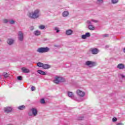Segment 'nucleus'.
Wrapping results in <instances>:
<instances>
[{
  "label": "nucleus",
  "instance_id": "1",
  "mask_svg": "<svg viewBox=\"0 0 125 125\" xmlns=\"http://www.w3.org/2000/svg\"><path fill=\"white\" fill-rule=\"evenodd\" d=\"M29 16L32 19H37L41 16V12L39 9H36L33 12L30 13Z\"/></svg>",
  "mask_w": 125,
  "mask_h": 125
},
{
  "label": "nucleus",
  "instance_id": "2",
  "mask_svg": "<svg viewBox=\"0 0 125 125\" xmlns=\"http://www.w3.org/2000/svg\"><path fill=\"white\" fill-rule=\"evenodd\" d=\"M49 50H50V48L47 47H40L38 48L37 52H39V53H46V52H49Z\"/></svg>",
  "mask_w": 125,
  "mask_h": 125
},
{
  "label": "nucleus",
  "instance_id": "3",
  "mask_svg": "<svg viewBox=\"0 0 125 125\" xmlns=\"http://www.w3.org/2000/svg\"><path fill=\"white\" fill-rule=\"evenodd\" d=\"M65 82V79L62 77L57 76L55 78L54 80V83H64Z\"/></svg>",
  "mask_w": 125,
  "mask_h": 125
},
{
  "label": "nucleus",
  "instance_id": "4",
  "mask_svg": "<svg viewBox=\"0 0 125 125\" xmlns=\"http://www.w3.org/2000/svg\"><path fill=\"white\" fill-rule=\"evenodd\" d=\"M85 65L89 67V68H92L93 67H95L97 65V63L94 62L87 61L85 62Z\"/></svg>",
  "mask_w": 125,
  "mask_h": 125
},
{
  "label": "nucleus",
  "instance_id": "5",
  "mask_svg": "<svg viewBox=\"0 0 125 125\" xmlns=\"http://www.w3.org/2000/svg\"><path fill=\"white\" fill-rule=\"evenodd\" d=\"M18 34L19 41L20 42H23L24 41V33L22 31H19Z\"/></svg>",
  "mask_w": 125,
  "mask_h": 125
},
{
  "label": "nucleus",
  "instance_id": "6",
  "mask_svg": "<svg viewBox=\"0 0 125 125\" xmlns=\"http://www.w3.org/2000/svg\"><path fill=\"white\" fill-rule=\"evenodd\" d=\"M76 93L78 95V96H80V97H83V96L85 95V93H84V92H83L80 89H78L76 91Z\"/></svg>",
  "mask_w": 125,
  "mask_h": 125
},
{
  "label": "nucleus",
  "instance_id": "7",
  "mask_svg": "<svg viewBox=\"0 0 125 125\" xmlns=\"http://www.w3.org/2000/svg\"><path fill=\"white\" fill-rule=\"evenodd\" d=\"M15 40L12 38H9L7 40V43L9 45H12L14 43Z\"/></svg>",
  "mask_w": 125,
  "mask_h": 125
},
{
  "label": "nucleus",
  "instance_id": "8",
  "mask_svg": "<svg viewBox=\"0 0 125 125\" xmlns=\"http://www.w3.org/2000/svg\"><path fill=\"white\" fill-rule=\"evenodd\" d=\"M89 37H90V33L87 32L84 35L82 36V39H83V40H85L86 38H89Z\"/></svg>",
  "mask_w": 125,
  "mask_h": 125
},
{
  "label": "nucleus",
  "instance_id": "9",
  "mask_svg": "<svg viewBox=\"0 0 125 125\" xmlns=\"http://www.w3.org/2000/svg\"><path fill=\"white\" fill-rule=\"evenodd\" d=\"M4 111L6 113H10L12 111V107H6L4 108Z\"/></svg>",
  "mask_w": 125,
  "mask_h": 125
},
{
  "label": "nucleus",
  "instance_id": "10",
  "mask_svg": "<svg viewBox=\"0 0 125 125\" xmlns=\"http://www.w3.org/2000/svg\"><path fill=\"white\" fill-rule=\"evenodd\" d=\"M91 52L92 54H97L99 52V50L97 48L91 49Z\"/></svg>",
  "mask_w": 125,
  "mask_h": 125
},
{
  "label": "nucleus",
  "instance_id": "11",
  "mask_svg": "<svg viewBox=\"0 0 125 125\" xmlns=\"http://www.w3.org/2000/svg\"><path fill=\"white\" fill-rule=\"evenodd\" d=\"M21 71L22 73H24L25 74H28L30 73V70L29 69L26 68V67L21 68Z\"/></svg>",
  "mask_w": 125,
  "mask_h": 125
},
{
  "label": "nucleus",
  "instance_id": "12",
  "mask_svg": "<svg viewBox=\"0 0 125 125\" xmlns=\"http://www.w3.org/2000/svg\"><path fill=\"white\" fill-rule=\"evenodd\" d=\"M31 111H32V114L35 117H36V116H37V115L38 114V110H37V109H36L35 108H32Z\"/></svg>",
  "mask_w": 125,
  "mask_h": 125
},
{
  "label": "nucleus",
  "instance_id": "13",
  "mask_svg": "<svg viewBox=\"0 0 125 125\" xmlns=\"http://www.w3.org/2000/svg\"><path fill=\"white\" fill-rule=\"evenodd\" d=\"M118 69H120V70H123V69H125V64L123 63H119L117 65Z\"/></svg>",
  "mask_w": 125,
  "mask_h": 125
},
{
  "label": "nucleus",
  "instance_id": "14",
  "mask_svg": "<svg viewBox=\"0 0 125 125\" xmlns=\"http://www.w3.org/2000/svg\"><path fill=\"white\" fill-rule=\"evenodd\" d=\"M73 34V30L71 29H68L66 31V35L67 36H71Z\"/></svg>",
  "mask_w": 125,
  "mask_h": 125
},
{
  "label": "nucleus",
  "instance_id": "15",
  "mask_svg": "<svg viewBox=\"0 0 125 125\" xmlns=\"http://www.w3.org/2000/svg\"><path fill=\"white\" fill-rule=\"evenodd\" d=\"M69 16V12L68 11H65L62 13L63 17H67Z\"/></svg>",
  "mask_w": 125,
  "mask_h": 125
},
{
  "label": "nucleus",
  "instance_id": "16",
  "mask_svg": "<svg viewBox=\"0 0 125 125\" xmlns=\"http://www.w3.org/2000/svg\"><path fill=\"white\" fill-rule=\"evenodd\" d=\"M67 94L68 96H69L70 98H72V99L74 98V93L73 92L68 91Z\"/></svg>",
  "mask_w": 125,
  "mask_h": 125
},
{
  "label": "nucleus",
  "instance_id": "17",
  "mask_svg": "<svg viewBox=\"0 0 125 125\" xmlns=\"http://www.w3.org/2000/svg\"><path fill=\"white\" fill-rule=\"evenodd\" d=\"M37 73H38V74H40V75H42L43 76L46 75V74L45 73V72H44V71H43L41 70H38L37 71Z\"/></svg>",
  "mask_w": 125,
  "mask_h": 125
},
{
  "label": "nucleus",
  "instance_id": "18",
  "mask_svg": "<svg viewBox=\"0 0 125 125\" xmlns=\"http://www.w3.org/2000/svg\"><path fill=\"white\" fill-rule=\"evenodd\" d=\"M88 29H89V30H90L91 31H93L95 30V28H94L93 25H92L91 24H89L88 26Z\"/></svg>",
  "mask_w": 125,
  "mask_h": 125
},
{
  "label": "nucleus",
  "instance_id": "19",
  "mask_svg": "<svg viewBox=\"0 0 125 125\" xmlns=\"http://www.w3.org/2000/svg\"><path fill=\"white\" fill-rule=\"evenodd\" d=\"M50 65L47 64H43V66H42V68L43 69H49V68H50Z\"/></svg>",
  "mask_w": 125,
  "mask_h": 125
},
{
  "label": "nucleus",
  "instance_id": "20",
  "mask_svg": "<svg viewBox=\"0 0 125 125\" xmlns=\"http://www.w3.org/2000/svg\"><path fill=\"white\" fill-rule=\"evenodd\" d=\"M25 108H26V106H25V105H21L19 106L18 107V109H19V110H25Z\"/></svg>",
  "mask_w": 125,
  "mask_h": 125
},
{
  "label": "nucleus",
  "instance_id": "21",
  "mask_svg": "<svg viewBox=\"0 0 125 125\" xmlns=\"http://www.w3.org/2000/svg\"><path fill=\"white\" fill-rule=\"evenodd\" d=\"M35 36H40L41 35V31L36 30L34 32Z\"/></svg>",
  "mask_w": 125,
  "mask_h": 125
},
{
  "label": "nucleus",
  "instance_id": "22",
  "mask_svg": "<svg viewBox=\"0 0 125 125\" xmlns=\"http://www.w3.org/2000/svg\"><path fill=\"white\" fill-rule=\"evenodd\" d=\"M37 66H38V67L42 68V67L43 66V63H42V62H39L37 63Z\"/></svg>",
  "mask_w": 125,
  "mask_h": 125
},
{
  "label": "nucleus",
  "instance_id": "23",
  "mask_svg": "<svg viewBox=\"0 0 125 125\" xmlns=\"http://www.w3.org/2000/svg\"><path fill=\"white\" fill-rule=\"evenodd\" d=\"M3 23H4V24H6L7 23H9V20H7V19H3L2 21Z\"/></svg>",
  "mask_w": 125,
  "mask_h": 125
},
{
  "label": "nucleus",
  "instance_id": "24",
  "mask_svg": "<svg viewBox=\"0 0 125 125\" xmlns=\"http://www.w3.org/2000/svg\"><path fill=\"white\" fill-rule=\"evenodd\" d=\"M15 23V21H14L13 20H9V23H10L11 25H12Z\"/></svg>",
  "mask_w": 125,
  "mask_h": 125
},
{
  "label": "nucleus",
  "instance_id": "25",
  "mask_svg": "<svg viewBox=\"0 0 125 125\" xmlns=\"http://www.w3.org/2000/svg\"><path fill=\"white\" fill-rule=\"evenodd\" d=\"M9 76V74H8L7 72H4L3 73V77L4 78H8Z\"/></svg>",
  "mask_w": 125,
  "mask_h": 125
},
{
  "label": "nucleus",
  "instance_id": "26",
  "mask_svg": "<svg viewBox=\"0 0 125 125\" xmlns=\"http://www.w3.org/2000/svg\"><path fill=\"white\" fill-rule=\"evenodd\" d=\"M118 2H119V0H111V2L113 4H115L116 3H118Z\"/></svg>",
  "mask_w": 125,
  "mask_h": 125
},
{
  "label": "nucleus",
  "instance_id": "27",
  "mask_svg": "<svg viewBox=\"0 0 125 125\" xmlns=\"http://www.w3.org/2000/svg\"><path fill=\"white\" fill-rule=\"evenodd\" d=\"M97 3L98 4H101V3H103V0H97Z\"/></svg>",
  "mask_w": 125,
  "mask_h": 125
},
{
  "label": "nucleus",
  "instance_id": "28",
  "mask_svg": "<svg viewBox=\"0 0 125 125\" xmlns=\"http://www.w3.org/2000/svg\"><path fill=\"white\" fill-rule=\"evenodd\" d=\"M18 81H22L23 80V77L21 76H18L17 78Z\"/></svg>",
  "mask_w": 125,
  "mask_h": 125
},
{
  "label": "nucleus",
  "instance_id": "29",
  "mask_svg": "<svg viewBox=\"0 0 125 125\" xmlns=\"http://www.w3.org/2000/svg\"><path fill=\"white\" fill-rule=\"evenodd\" d=\"M54 30L55 31H56V33H59V32H60V30H59V28H58V27H55L54 28Z\"/></svg>",
  "mask_w": 125,
  "mask_h": 125
},
{
  "label": "nucleus",
  "instance_id": "30",
  "mask_svg": "<svg viewBox=\"0 0 125 125\" xmlns=\"http://www.w3.org/2000/svg\"><path fill=\"white\" fill-rule=\"evenodd\" d=\"M40 103H41V104H44V103H45V101H44V99H42L41 100Z\"/></svg>",
  "mask_w": 125,
  "mask_h": 125
},
{
  "label": "nucleus",
  "instance_id": "31",
  "mask_svg": "<svg viewBox=\"0 0 125 125\" xmlns=\"http://www.w3.org/2000/svg\"><path fill=\"white\" fill-rule=\"evenodd\" d=\"M83 119H84V117L83 116H80L78 117V120H79V121H83Z\"/></svg>",
  "mask_w": 125,
  "mask_h": 125
},
{
  "label": "nucleus",
  "instance_id": "32",
  "mask_svg": "<svg viewBox=\"0 0 125 125\" xmlns=\"http://www.w3.org/2000/svg\"><path fill=\"white\" fill-rule=\"evenodd\" d=\"M39 28L41 30H43V29H44V28H45V26H44V25H41L40 26H39Z\"/></svg>",
  "mask_w": 125,
  "mask_h": 125
},
{
  "label": "nucleus",
  "instance_id": "33",
  "mask_svg": "<svg viewBox=\"0 0 125 125\" xmlns=\"http://www.w3.org/2000/svg\"><path fill=\"white\" fill-rule=\"evenodd\" d=\"M117 120H118V119H117V118L116 117H114L112 118V122H117Z\"/></svg>",
  "mask_w": 125,
  "mask_h": 125
},
{
  "label": "nucleus",
  "instance_id": "34",
  "mask_svg": "<svg viewBox=\"0 0 125 125\" xmlns=\"http://www.w3.org/2000/svg\"><path fill=\"white\" fill-rule=\"evenodd\" d=\"M31 90H32V91H35V90H36V87L35 86H32L31 87Z\"/></svg>",
  "mask_w": 125,
  "mask_h": 125
},
{
  "label": "nucleus",
  "instance_id": "35",
  "mask_svg": "<svg viewBox=\"0 0 125 125\" xmlns=\"http://www.w3.org/2000/svg\"><path fill=\"white\" fill-rule=\"evenodd\" d=\"M103 36L104 38H107V37H109V34H104Z\"/></svg>",
  "mask_w": 125,
  "mask_h": 125
},
{
  "label": "nucleus",
  "instance_id": "36",
  "mask_svg": "<svg viewBox=\"0 0 125 125\" xmlns=\"http://www.w3.org/2000/svg\"><path fill=\"white\" fill-rule=\"evenodd\" d=\"M91 21L92 22H94V23H97V22H98V21H97L96 20H91Z\"/></svg>",
  "mask_w": 125,
  "mask_h": 125
},
{
  "label": "nucleus",
  "instance_id": "37",
  "mask_svg": "<svg viewBox=\"0 0 125 125\" xmlns=\"http://www.w3.org/2000/svg\"><path fill=\"white\" fill-rule=\"evenodd\" d=\"M30 31H33L34 29V26H31L30 27Z\"/></svg>",
  "mask_w": 125,
  "mask_h": 125
},
{
  "label": "nucleus",
  "instance_id": "38",
  "mask_svg": "<svg viewBox=\"0 0 125 125\" xmlns=\"http://www.w3.org/2000/svg\"><path fill=\"white\" fill-rule=\"evenodd\" d=\"M120 76H121V78H122V79H125V75H123V74H121Z\"/></svg>",
  "mask_w": 125,
  "mask_h": 125
},
{
  "label": "nucleus",
  "instance_id": "39",
  "mask_svg": "<svg viewBox=\"0 0 125 125\" xmlns=\"http://www.w3.org/2000/svg\"><path fill=\"white\" fill-rule=\"evenodd\" d=\"M87 23L91 25V22L90 21H87Z\"/></svg>",
  "mask_w": 125,
  "mask_h": 125
},
{
  "label": "nucleus",
  "instance_id": "40",
  "mask_svg": "<svg viewBox=\"0 0 125 125\" xmlns=\"http://www.w3.org/2000/svg\"><path fill=\"white\" fill-rule=\"evenodd\" d=\"M117 125H124L123 123H118Z\"/></svg>",
  "mask_w": 125,
  "mask_h": 125
},
{
  "label": "nucleus",
  "instance_id": "41",
  "mask_svg": "<svg viewBox=\"0 0 125 125\" xmlns=\"http://www.w3.org/2000/svg\"><path fill=\"white\" fill-rule=\"evenodd\" d=\"M54 46H55V47H59V46H58V45H56V44L54 45Z\"/></svg>",
  "mask_w": 125,
  "mask_h": 125
},
{
  "label": "nucleus",
  "instance_id": "42",
  "mask_svg": "<svg viewBox=\"0 0 125 125\" xmlns=\"http://www.w3.org/2000/svg\"><path fill=\"white\" fill-rule=\"evenodd\" d=\"M105 47H106V48H108L109 47V45H106Z\"/></svg>",
  "mask_w": 125,
  "mask_h": 125
},
{
  "label": "nucleus",
  "instance_id": "43",
  "mask_svg": "<svg viewBox=\"0 0 125 125\" xmlns=\"http://www.w3.org/2000/svg\"><path fill=\"white\" fill-rule=\"evenodd\" d=\"M0 42H1V40L0 39Z\"/></svg>",
  "mask_w": 125,
  "mask_h": 125
}]
</instances>
